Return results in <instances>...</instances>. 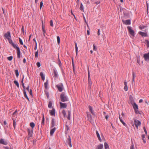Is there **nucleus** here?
Segmentation results:
<instances>
[{
	"mask_svg": "<svg viewBox=\"0 0 149 149\" xmlns=\"http://www.w3.org/2000/svg\"><path fill=\"white\" fill-rule=\"evenodd\" d=\"M144 29L142 31H140V35L142 37H146L147 36V28L146 26H140V29Z\"/></svg>",
	"mask_w": 149,
	"mask_h": 149,
	"instance_id": "1",
	"label": "nucleus"
},
{
	"mask_svg": "<svg viewBox=\"0 0 149 149\" xmlns=\"http://www.w3.org/2000/svg\"><path fill=\"white\" fill-rule=\"evenodd\" d=\"M61 101L62 102H65L68 101V98L64 92H63L60 95Z\"/></svg>",
	"mask_w": 149,
	"mask_h": 149,
	"instance_id": "2",
	"label": "nucleus"
},
{
	"mask_svg": "<svg viewBox=\"0 0 149 149\" xmlns=\"http://www.w3.org/2000/svg\"><path fill=\"white\" fill-rule=\"evenodd\" d=\"M28 135L27 136V139H29L33 136V130L31 128H28L27 129Z\"/></svg>",
	"mask_w": 149,
	"mask_h": 149,
	"instance_id": "3",
	"label": "nucleus"
},
{
	"mask_svg": "<svg viewBox=\"0 0 149 149\" xmlns=\"http://www.w3.org/2000/svg\"><path fill=\"white\" fill-rule=\"evenodd\" d=\"M134 123L133 122H132V124L133 126H134L135 125L136 128L138 130V126L140 125V121L135 119H134Z\"/></svg>",
	"mask_w": 149,
	"mask_h": 149,
	"instance_id": "4",
	"label": "nucleus"
},
{
	"mask_svg": "<svg viewBox=\"0 0 149 149\" xmlns=\"http://www.w3.org/2000/svg\"><path fill=\"white\" fill-rule=\"evenodd\" d=\"M133 106V108L135 110V113L136 114H140V112L138 110V105L135 102L132 105Z\"/></svg>",
	"mask_w": 149,
	"mask_h": 149,
	"instance_id": "5",
	"label": "nucleus"
},
{
	"mask_svg": "<svg viewBox=\"0 0 149 149\" xmlns=\"http://www.w3.org/2000/svg\"><path fill=\"white\" fill-rule=\"evenodd\" d=\"M17 50V57L18 58H19L20 57V50L19 48L17 46L14 48Z\"/></svg>",
	"mask_w": 149,
	"mask_h": 149,
	"instance_id": "6",
	"label": "nucleus"
},
{
	"mask_svg": "<svg viewBox=\"0 0 149 149\" xmlns=\"http://www.w3.org/2000/svg\"><path fill=\"white\" fill-rule=\"evenodd\" d=\"M127 28L130 33L131 35L132 36H134V30L132 29L131 27L130 26H128Z\"/></svg>",
	"mask_w": 149,
	"mask_h": 149,
	"instance_id": "7",
	"label": "nucleus"
},
{
	"mask_svg": "<svg viewBox=\"0 0 149 149\" xmlns=\"http://www.w3.org/2000/svg\"><path fill=\"white\" fill-rule=\"evenodd\" d=\"M56 87H57L58 91L60 92H61L63 90V85L62 84L57 85Z\"/></svg>",
	"mask_w": 149,
	"mask_h": 149,
	"instance_id": "8",
	"label": "nucleus"
},
{
	"mask_svg": "<svg viewBox=\"0 0 149 149\" xmlns=\"http://www.w3.org/2000/svg\"><path fill=\"white\" fill-rule=\"evenodd\" d=\"M122 21L124 24L129 25L131 24V22L130 19H127L126 20H124L122 19Z\"/></svg>",
	"mask_w": 149,
	"mask_h": 149,
	"instance_id": "9",
	"label": "nucleus"
},
{
	"mask_svg": "<svg viewBox=\"0 0 149 149\" xmlns=\"http://www.w3.org/2000/svg\"><path fill=\"white\" fill-rule=\"evenodd\" d=\"M4 37L8 39L9 40L11 38L10 33V31H8L4 35Z\"/></svg>",
	"mask_w": 149,
	"mask_h": 149,
	"instance_id": "10",
	"label": "nucleus"
},
{
	"mask_svg": "<svg viewBox=\"0 0 149 149\" xmlns=\"http://www.w3.org/2000/svg\"><path fill=\"white\" fill-rule=\"evenodd\" d=\"M0 144L6 145L8 144V142L6 140H4L3 139H0Z\"/></svg>",
	"mask_w": 149,
	"mask_h": 149,
	"instance_id": "11",
	"label": "nucleus"
},
{
	"mask_svg": "<svg viewBox=\"0 0 149 149\" xmlns=\"http://www.w3.org/2000/svg\"><path fill=\"white\" fill-rule=\"evenodd\" d=\"M60 108H65L67 106V104L66 103H63L61 102H59Z\"/></svg>",
	"mask_w": 149,
	"mask_h": 149,
	"instance_id": "12",
	"label": "nucleus"
},
{
	"mask_svg": "<svg viewBox=\"0 0 149 149\" xmlns=\"http://www.w3.org/2000/svg\"><path fill=\"white\" fill-rule=\"evenodd\" d=\"M66 142L68 145L70 147H72V144L71 142V139L70 137L69 136H68V137L67 139Z\"/></svg>",
	"mask_w": 149,
	"mask_h": 149,
	"instance_id": "13",
	"label": "nucleus"
},
{
	"mask_svg": "<svg viewBox=\"0 0 149 149\" xmlns=\"http://www.w3.org/2000/svg\"><path fill=\"white\" fill-rule=\"evenodd\" d=\"M8 40L10 44L14 48H15V47L17 46V45L14 44L13 43L12 41V40L10 38L9 39V40Z\"/></svg>",
	"mask_w": 149,
	"mask_h": 149,
	"instance_id": "14",
	"label": "nucleus"
},
{
	"mask_svg": "<svg viewBox=\"0 0 149 149\" xmlns=\"http://www.w3.org/2000/svg\"><path fill=\"white\" fill-rule=\"evenodd\" d=\"M144 58L146 61H149V52L144 54Z\"/></svg>",
	"mask_w": 149,
	"mask_h": 149,
	"instance_id": "15",
	"label": "nucleus"
},
{
	"mask_svg": "<svg viewBox=\"0 0 149 149\" xmlns=\"http://www.w3.org/2000/svg\"><path fill=\"white\" fill-rule=\"evenodd\" d=\"M129 102L132 105H133V104L135 103L133 97L131 95L129 97Z\"/></svg>",
	"mask_w": 149,
	"mask_h": 149,
	"instance_id": "16",
	"label": "nucleus"
},
{
	"mask_svg": "<svg viewBox=\"0 0 149 149\" xmlns=\"http://www.w3.org/2000/svg\"><path fill=\"white\" fill-rule=\"evenodd\" d=\"M88 108L89 109V111L91 112V113L93 115L95 116V114L94 113L92 107L91 106L89 105L88 106Z\"/></svg>",
	"mask_w": 149,
	"mask_h": 149,
	"instance_id": "17",
	"label": "nucleus"
},
{
	"mask_svg": "<svg viewBox=\"0 0 149 149\" xmlns=\"http://www.w3.org/2000/svg\"><path fill=\"white\" fill-rule=\"evenodd\" d=\"M96 135L97 138H98L100 142L102 141V140L101 139L100 134L97 130L96 131Z\"/></svg>",
	"mask_w": 149,
	"mask_h": 149,
	"instance_id": "18",
	"label": "nucleus"
},
{
	"mask_svg": "<svg viewBox=\"0 0 149 149\" xmlns=\"http://www.w3.org/2000/svg\"><path fill=\"white\" fill-rule=\"evenodd\" d=\"M50 113L51 116H54L55 114V109L53 108L52 110L50 111Z\"/></svg>",
	"mask_w": 149,
	"mask_h": 149,
	"instance_id": "19",
	"label": "nucleus"
},
{
	"mask_svg": "<svg viewBox=\"0 0 149 149\" xmlns=\"http://www.w3.org/2000/svg\"><path fill=\"white\" fill-rule=\"evenodd\" d=\"M56 130L55 127H54L53 129H52L50 131V135L51 136H52L54 132Z\"/></svg>",
	"mask_w": 149,
	"mask_h": 149,
	"instance_id": "20",
	"label": "nucleus"
},
{
	"mask_svg": "<svg viewBox=\"0 0 149 149\" xmlns=\"http://www.w3.org/2000/svg\"><path fill=\"white\" fill-rule=\"evenodd\" d=\"M40 75L41 77L42 80L44 81L45 79V75L43 74V72H41L40 73Z\"/></svg>",
	"mask_w": 149,
	"mask_h": 149,
	"instance_id": "21",
	"label": "nucleus"
},
{
	"mask_svg": "<svg viewBox=\"0 0 149 149\" xmlns=\"http://www.w3.org/2000/svg\"><path fill=\"white\" fill-rule=\"evenodd\" d=\"M68 116L67 117V119L68 120H70V119L71 111L70 110H68Z\"/></svg>",
	"mask_w": 149,
	"mask_h": 149,
	"instance_id": "22",
	"label": "nucleus"
},
{
	"mask_svg": "<svg viewBox=\"0 0 149 149\" xmlns=\"http://www.w3.org/2000/svg\"><path fill=\"white\" fill-rule=\"evenodd\" d=\"M87 117L90 121L92 120V117L90 113H87Z\"/></svg>",
	"mask_w": 149,
	"mask_h": 149,
	"instance_id": "23",
	"label": "nucleus"
},
{
	"mask_svg": "<svg viewBox=\"0 0 149 149\" xmlns=\"http://www.w3.org/2000/svg\"><path fill=\"white\" fill-rule=\"evenodd\" d=\"M124 84L125 85V86L124 87V89L125 91H127L128 90L127 88V83L126 81H125L124 82Z\"/></svg>",
	"mask_w": 149,
	"mask_h": 149,
	"instance_id": "24",
	"label": "nucleus"
},
{
	"mask_svg": "<svg viewBox=\"0 0 149 149\" xmlns=\"http://www.w3.org/2000/svg\"><path fill=\"white\" fill-rule=\"evenodd\" d=\"M53 71L54 77L56 78H57L58 77V74L56 70L55 69H54Z\"/></svg>",
	"mask_w": 149,
	"mask_h": 149,
	"instance_id": "25",
	"label": "nucleus"
},
{
	"mask_svg": "<svg viewBox=\"0 0 149 149\" xmlns=\"http://www.w3.org/2000/svg\"><path fill=\"white\" fill-rule=\"evenodd\" d=\"M55 126V119L53 118L52 120L51 123V127H53Z\"/></svg>",
	"mask_w": 149,
	"mask_h": 149,
	"instance_id": "26",
	"label": "nucleus"
},
{
	"mask_svg": "<svg viewBox=\"0 0 149 149\" xmlns=\"http://www.w3.org/2000/svg\"><path fill=\"white\" fill-rule=\"evenodd\" d=\"M103 148V145L102 144H100L98 145L96 149H102Z\"/></svg>",
	"mask_w": 149,
	"mask_h": 149,
	"instance_id": "27",
	"label": "nucleus"
},
{
	"mask_svg": "<svg viewBox=\"0 0 149 149\" xmlns=\"http://www.w3.org/2000/svg\"><path fill=\"white\" fill-rule=\"evenodd\" d=\"M119 119L120 122L123 123V125L125 126H126L127 125L123 121V120L122 118L121 117H120L119 116Z\"/></svg>",
	"mask_w": 149,
	"mask_h": 149,
	"instance_id": "28",
	"label": "nucleus"
},
{
	"mask_svg": "<svg viewBox=\"0 0 149 149\" xmlns=\"http://www.w3.org/2000/svg\"><path fill=\"white\" fill-rule=\"evenodd\" d=\"M145 135L143 134L142 135V139L144 143H146V139H145Z\"/></svg>",
	"mask_w": 149,
	"mask_h": 149,
	"instance_id": "29",
	"label": "nucleus"
},
{
	"mask_svg": "<svg viewBox=\"0 0 149 149\" xmlns=\"http://www.w3.org/2000/svg\"><path fill=\"white\" fill-rule=\"evenodd\" d=\"M75 47L76 55H77L78 54V47L77 46V45L76 42L75 43Z\"/></svg>",
	"mask_w": 149,
	"mask_h": 149,
	"instance_id": "30",
	"label": "nucleus"
},
{
	"mask_svg": "<svg viewBox=\"0 0 149 149\" xmlns=\"http://www.w3.org/2000/svg\"><path fill=\"white\" fill-rule=\"evenodd\" d=\"M23 93H24V97L25 98H26L29 101V99L26 94V91H23Z\"/></svg>",
	"mask_w": 149,
	"mask_h": 149,
	"instance_id": "31",
	"label": "nucleus"
},
{
	"mask_svg": "<svg viewBox=\"0 0 149 149\" xmlns=\"http://www.w3.org/2000/svg\"><path fill=\"white\" fill-rule=\"evenodd\" d=\"M132 75L133 77L132 79V82H133L134 80L136 77V74L134 72H132Z\"/></svg>",
	"mask_w": 149,
	"mask_h": 149,
	"instance_id": "32",
	"label": "nucleus"
},
{
	"mask_svg": "<svg viewBox=\"0 0 149 149\" xmlns=\"http://www.w3.org/2000/svg\"><path fill=\"white\" fill-rule=\"evenodd\" d=\"M44 92H45V94L46 95L47 98H49V93L48 91L46 90H45L44 91Z\"/></svg>",
	"mask_w": 149,
	"mask_h": 149,
	"instance_id": "33",
	"label": "nucleus"
},
{
	"mask_svg": "<svg viewBox=\"0 0 149 149\" xmlns=\"http://www.w3.org/2000/svg\"><path fill=\"white\" fill-rule=\"evenodd\" d=\"M44 122H45V117L44 115L43 114H42V120L41 122V125H44Z\"/></svg>",
	"mask_w": 149,
	"mask_h": 149,
	"instance_id": "34",
	"label": "nucleus"
},
{
	"mask_svg": "<svg viewBox=\"0 0 149 149\" xmlns=\"http://www.w3.org/2000/svg\"><path fill=\"white\" fill-rule=\"evenodd\" d=\"M48 80H47L46 82H45L44 84V86L46 89H48Z\"/></svg>",
	"mask_w": 149,
	"mask_h": 149,
	"instance_id": "35",
	"label": "nucleus"
},
{
	"mask_svg": "<svg viewBox=\"0 0 149 149\" xmlns=\"http://www.w3.org/2000/svg\"><path fill=\"white\" fill-rule=\"evenodd\" d=\"M30 125L32 128L31 129H33V128L35 127V124L34 123L31 122L30 124Z\"/></svg>",
	"mask_w": 149,
	"mask_h": 149,
	"instance_id": "36",
	"label": "nucleus"
},
{
	"mask_svg": "<svg viewBox=\"0 0 149 149\" xmlns=\"http://www.w3.org/2000/svg\"><path fill=\"white\" fill-rule=\"evenodd\" d=\"M14 83L16 85L18 88L19 87V84L18 81L17 80H15L14 81Z\"/></svg>",
	"mask_w": 149,
	"mask_h": 149,
	"instance_id": "37",
	"label": "nucleus"
},
{
	"mask_svg": "<svg viewBox=\"0 0 149 149\" xmlns=\"http://www.w3.org/2000/svg\"><path fill=\"white\" fill-rule=\"evenodd\" d=\"M52 103L51 101H49L48 104V107L49 108H50L52 107Z\"/></svg>",
	"mask_w": 149,
	"mask_h": 149,
	"instance_id": "38",
	"label": "nucleus"
},
{
	"mask_svg": "<svg viewBox=\"0 0 149 149\" xmlns=\"http://www.w3.org/2000/svg\"><path fill=\"white\" fill-rule=\"evenodd\" d=\"M104 146L105 149H107V148H109V146L107 143L106 142L104 143Z\"/></svg>",
	"mask_w": 149,
	"mask_h": 149,
	"instance_id": "39",
	"label": "nucleus"
},
{
	"mask_svg": "<svg viewBox=\"0 0 149 149\" xmlns=\"http://www.w3.org/2000/svg\"><path fill=\"white\" fill-rule=\"evenodd\" d=\"M123 14H124V15L125 16L127 17H129V14L128 12H123Z\"/></svg>",
	"mask_w": 149,
	"mask_h": 149,
	"instance_id": "40",
	"label": "nucleus"
},
{
	"mask_svg": "<svg viewBox=\"0 0 149 149\" xmlns=\"http://www.w3.org/2000/svg\"><path fill=\"white\" fill-rule=\"evenodd\" d=\"M16 77H18L19 75V73L18 70H16L15 71Z\"/></svg>",
	"mask_w": 149,
	"mask_h": 149,
	"instance_id": "41",
	"label": "nucleus"
},
{
	"mask_svg": "<svg viewBox=\"0 0 149 149\" xmlns=\"http://www.w3.org/2000/svg\"><path fill=\"white\" fill-rule=\"evenodd\" d=\"M79 8L81 10L84 11V7L82 3H81L80 6Z\"/></svg>",
	"mask_w": 149,
	"mask_h": 149,
	"instance_id": "42",
	"label": "nucleus"
},
{
	"mask_svg": "<svg viewBox=\"0 0 149 149\" xmlns=\"http://www.w3.org/2000/svg\"><path fill=\"white\" fill-rule=\"evenodd\" d=\"M42 29V32L43 36L44 37L45 36V34L46 33L45 29V28H43Z\"/></svg>",
	"mask_w": 149,
	"mask_h": 149,
	"instance_id": "43",
	"label": "nucleus"
},
{
	"mask_svg": "<svg viewBox=\"0 0 149 149\" xmlns=\"http://www.w3.org/2000/svg\"><path fill=\"white\" fill-rule=\"evenodd\" d=\"M62 113L64 117H65V116H66V113L64 110H63L62 111Z\"/></svg>",
	"mask_w": 149,
	"mask_h": 149,
	"instance_id": "44",
	"label": "nucleus"
},
{
	"mask_svg": "<svg viewBox=\"0 0 149 149\" xmlns=\"http://www.w3.org/2000/svg\"><path fill=\"white\" fill-rule=\"evenodd\" d=\"M57 41L58 44H59L60 43V38L59 36L57 37Z\"/></svg>",
	"mask_w": 149,
	"mask_h": 149,
	"instance_id": "45",
	"label": "nucleus"
},
{
	"mask_svg": "<svg viewBox=\"0 0 149 149\" xmlns=\"http://www.w3.org/2000/svg\"><path fill=\"white\" fill-rule=\"evenodd\" d=\"M13 127L15 129L16 126L15 120V119H13Z\"/></svg>",
	"mask_w": 149,
	"mask_h": 149,
	"instance_id": "46",
	"label": "nucleus"
},
{
	"mask_svg": "<svg viewBox=\"0 0 149 149\" xmlns=\"http://www.w3.org/2000/svg\"><path fill=\"white\" fill-rule=\"evenodd\" d=\"M38 50H37L36 52L35 53V56L36 58H37L38 57Z\"/></svg>",
	"mask_w": 149,
	"mask_h": 149,
	"instance_id": "47",
	"label": "nucleus"
},
{
	"mask_svg": "<svg viewBox=\"0 0 149 149\" xmlns=\"http://www.w3.org/2000/svg\"><path fill=\"white\" fill-rule=\"evenodd\" d=\"M19 42L21 45H23V41H22V40L20 38H19Z\"/></svg>",
	"mask_w": 149,
	"mask_h": 149,
	"instance_id": "48",
	"label": "nucleus"
},
{
	"mask_svg": "<svg viewBox=\"0 0 149 149\" xmlns=\"http://www.w3.org/2000/svg\"><path fill=\"white\" fill-rule=\"evenodd\" d=\"M91 79L90 77H88V84L89 86L91 85Z\"/></svg>",
	"mask_w": 149,
	"mask_h": 149,
	"instance_id": "49",
	"label": "nucleus"
},
{
	"mask_svg": "<svg viewBox=\"0 0 149 149\" xmlns=\"http://www.w3.org/2000/svg\"><path fill=\"white\" fill-rule=\"evenodd\" d=\"M13 58V57L12 56H9L7 58V59L10 61H11L12 60Z\"/></svg>",
	"mask_w": 149,
	"mask_h": 149,
	"instance_id": "50",
	"label": "nucleus"
},
{
	"mask_svg": "<svg viewBox=\"0 0 149 149\" xmlns=\"http://www.w3.org/2000/svg\"><path fill=\"white\" fill-rule=\"evenodd\" d=\"M43 5V3L42 2V1L40 2V9L41 8L42 6Z\"/></svg>",
	"mask_w": 149,
	"mask_h": 149,
	"instance_id": "51",
	"label": "nucleus"
},
{
	"mask_svg": "<svg viewBox=\"0 0 149 149\" xmlns=\"http://www.w3.org/2000/svg\"><path fill=\"white\" fill-rule=\"evenodd\" d=\"M22 85L23 88V91H26L25 89H26V87L24 85V84H22Z\"/></svg>",
	"mask_w": 149,
	"mask_h": 149,
	"instance_id": "52",
	"label": "nucleus"
},
{
	"mask_svg": "<svg viewBox=\"0 0 149 149\" xmlns=\"http://www.w3.org/2000/svg\"><path fill=\"white\" fill-rule=\"evenodd\" d=\"M36 65L38 68H39L40 66V63L39 62H37L36 63Z\"/></svg>",
	"mask_w": 149,
	"mask_h": 149,
	"instance_id": "53",
	"label": "nucleus"
},
{
	"mask_svg": "<svg viewBox=\"0 0 149 149\" xmlns=\"http://www.w3.org/2000/svg\"><path fill=\"white\" fill-rule=\"evenodd\" d=\"M58 65L59 66H60L61 65V61L59 59V57L58 56Z\"/></svg>",
	"mask_w": 149,
	"mask_h": 149,
	"instance_id": "54",
	"label": "nucleus"
},
{
	"mask_svg": "<svg viewBox=\"0 0 149 149\" xmlns=\"http://www.w3.org/2000/svg\"><path fill=\"white\" fill-rule=\"evenodd\" d=\"M50 26H51L53 27V22L52 20H51L50 21Z\"/></svg>",
	"mask_w": 149,
	"mask_h": 149,
	"instance_id": "55",
	"label": "nucleus"
},
{
	"mask_svg": "<svg viewBox=\"0 0 149 149\" xmlns=\"http://www.w3.org/2000/svg\"><path fill=\"white\" fill-rule=\"evenodd\" d=\"M145 41L146 42V43L147 44V47H149V41L148 40H145Z\"/></svg>",
	"mask_w": 149,
	"mask_h": 149,
	"instance_id": "56",
	"label": "nucleus"
},
{
	"mask_svg": "<svg viewBox=\"0 0 149 149\" xmlns=\"http://www.w3.org/2000/svg\"><path fill=\"white\" fill-rule=\"evenodd\" d=\"M65 126L66 127V130L67 131H68L70 129L69 128L68 126L67 125H65Z\"/></svg>",
	"mask_w": 149,
	"mask_h": 149,
	"instance_id": "57",
	"label": "nucleus"
},
{
	"mask_svg": "<svg viewBox=\"0 0 149 149\" xmlns=\"http://www.w3.org/2000/svg\"><path fill=\"white\" fill-rule=\"evenodd\" d=\"M29 93L31 95V96L32 95V90L31 89L30 91H29Z\"/></svg>",
	"mask_w": 149,
	"mask_h": 149,
	"instance_id": "58",
	"label": "nucleus"
},
{
	"mask_svg": "<svg viewBox=\"0 0 149 149\" xmlns=\"http://www.w3.org/2000/svg\"><path fill=\"white\" fill-rule=\"evenodd\" d=\"M72 66H73V70H74V63H73V59H72Z\"/></svg>",
	"mask_w": 149,
	"mask_h": 149,
	"instance_id": "59",
	"label": "nucleus"
},
{
	"mask_svg": "<svg viewBox=\"0 0 149 149\" xmlns=\"http://www.w3.org/2000/svg\"><path fill=\"white\" fill-rule=\"evenodd\" d=\"M130 149H134V145L133 144H132L130 147Z\"/></svg>",
	"mask_w": 149,
	"mask_h": 149,
	"instance_id": "60",
	"label": "nucleus"
},
{
	"mask_svg": "<svg viewBox=\"0 0 149 149\" xmlns=\"http://www.w3.org/2000/svg\"><path fill=\"white\" fill-rule=\"evenodd\" d=\"M42 28H45V25L43 24V21H42Z\"/></svg>",
	"mask_w": 149,
	"mask_h": 149,
	"instance_id": "61",
	"label": "nucleus"
},
{
	"mask_svg": "<svg viewBox=\"0 0 149 149\" xmlns=\"http://www.w3.org/2000/svg\"><path fill=\"white\" fill-rule=\"evenodd\" d=\"M93 49L94 50H96V46H95V45H93Z\"/></svg>",
	"mask_w": 149,
	"mask_h": 149,
	"instance_id": "62",
	"label": "nucleus"
},
{
	"mask_svg": "<svg viewBox=\"0 0 149 149\" xmlns=\"http://www.w3.org/2000/svg\"><path fill=\"white\" fill-rule=\"evenodd\" d=\"M26 90L28 91H30L29 89V86H28L26 88Z\"/></svg>",
	"mask_w": 149,
	"mask_h": 149,
	"instance_id": "63",
	"label": "nucleus"
},
{
	"mask_svg": "<svg viewBox=\"0 0 149 149\" xmlns=\"http://www.w3.org/2000/svg\"><path fill=\"white\" fill-rule=\"evenodd\" d=\"M143 129H144V131L145 132L146 134H147V131H146V130L145 127H143Z\"/></svg>",
	"mask_w": 149,
	"mask_h": 149,
	"instance_id": "64",
	"label": "nucleus"
}]
</instances>
